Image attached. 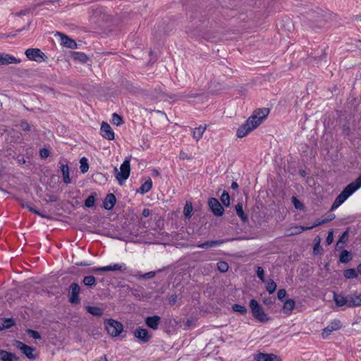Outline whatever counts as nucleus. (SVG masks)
Returning a JSON list of instances; mask_svg holds the SVG:
<instances>
[{
	"label": "nucleus",
	"mask_w": 361,
	"mask_h": 361,
	"mask_svg": "<svg viewBox=\"0 0 361 361\" xmlns=\"http://www.w3.org/2000/svg\"><path fill=\"white\" fill-rule=\"evenodd\" d=\"M330 221V219H323L322 221H319V220H317V221H315L314 224H313L312 226H307V228H310V229H312L313 228H315L319 225H322L323 224H325V223H327Z\"/></svg>",
	"instance_id": "nucleus-50"
},
{
	"label": "nucleus",
	"mask_w": 361,
	"mask_h": 361,
	"mask_svg": "<svg viewBox=\"0 0 361 361\" xmlns=\"http://www.w3.org/2000/svg\"><path fill=\"white\" fill-rule=\"evenodd\" d=\"M310 230V228L303 226H295L286 228L285 235L293 236L301 233L303 231Z\"/></svg>",
	"instance_id": "nucleus-18"
},
{
	"label": "nucleus",
	"mask_w": 361,
	"mask_h": 361,
	"mask_svg": "<svg viewBox=\"0 0 361 361\" xmlns=\"http://www.w3.org/2000/svg\"><path fill=\"white\" fill-rule=\"evenodd\" d=\"M320 250H322L321 247H320V245H319V240L318 241V243H317L314 245V249H313V252L315 255H318V254H321L320 252Z\"/></svg>",
	"instance_id": "nucleus-57"
},
{
	"label": "nucleus",
	"mask_w": 361,
	"mask_h": 361,
	"mask_svg": "<svg viewBox=\"0 0 361 361\" xmlns=\"http://www.w3.org/2000/svg\"><path fill=\"white\" fill-rule=\"evenodd\" d=\"M120 171H118L116 167L114 168V172L116 179L119 184H122L123 181L128 179L130 172V159H126L120 167Z\"/></svg>",
	"instance_id": "nucleus-4"
},
{
	"label": "nucleus",
	"mask_w": 361,
	"mask_h": 361,
	"mask_svg": "<svg viewBox=\"0 0 361 361\" xmlns=\"http://www.w3.org/2000/svg\"><path fill=\"white\" fill-rule=\"evenodd\" d=\"M14 324L15 322L12 319L0 318V330L9 329Z\"/></svg>",
	"instance_id": "nucleus-30"
},
{
	"label": "nucleus",
	"mask_w": 361,
	"mask_h": 361,
	"mask_svg": "<svg viewBox=\"0 0 361 361\" xmlns=\"http://www.w3.org/2000/svg\"><path fill=\"white\" fill-rule=\"evenodd\" d=\"M192 211V206L191 203H186L185 206L183 209V213L186 217L190 218L191 216V213Z\"/></svg>",
	"instance_id": "nucleus-46"
},
{
	"label": "nucleus",
	"mask_w": 361,
	"mask_h": 361,
	"mask_svg": "<svg viewBox=\"0 0 361 361\" xmlns=\"http://www.w3.org/2000/svg\"><path fill=\"white\" fill-rule=\"evenodd\" d=\"M176 300H177L176 295H175V294L171 295L169 298V304L171 305H174L176 302Z\"/></svg>",
	"instance_id": "nucleus-59"
},
{
	"label": "nucleus",
	"mask_w": 361,
	"mask_h": 361,
	"mask_svg": "<svg viewBox=\"0 0 361 361\" xmlns=\"http://www.w3.org/2000/svg\"><path fill=\"white\" fill-rule=\"evenodd\" d=\"M11 353H9L4 350H0V360L1 361H9Z\"/></svg>",
	"instance_id": "nucleus-44"
},
{
	"label": "nucleus",
	"mask_w": 361,
	"mask_h": 361,
	"mask_svg": "<svg viewBox=\"0 0 361 361\" xmlns=\"http://www.w3.org/2000/svg\"><path fill=\"white\" fill-rule=\"evenodd\" d=\"M257 361H279L278 357L274 354L259 353L255 355Z\"/></svg>",
	"instance_id": "nucleus-22"
},
{
	"label": "nucleus",
	"mask_w": 361,
	"mask_h": 361,
	"mask_svg": "<svg viewBox=\"0 0 361 361\" xmlns=\"http://www.w3.org/2000/svg\"><path fill=\"white\" fill-rule=\"evenodd\" d=\"M9 361H20V360L16 354L11 353Z\"/></svg>",
	"instance_id": "nucleus-61"
},
{
	"label": "nucleus",
	"mask_w": 361,
	"mask_h": 361,
	"mask_svg": "<svg viewBox=\"0 0 361 361\" xmlns=\"http://www.w3.org/2000/svg\"><path fill=\"white\" fill-rule=\"evenodd\" d=\"M14 345L18 349H19L27 358L31 360L36 358L37 355L34 353L35 348L29 346L19 341H15Z\"/></svg>",
	"instance_id": "nucleus-11"
},
{
	"label": "nucleus",
	"mask_w": 361,
	"mask_h": 361,
	"mask_svg": "<svg viewBox=\"0 0 361 361\" xmlns=\"http://www.w3.org/2000/svg\"><path fill=\"white\" fill-rule=\"evenodd\" d=\"M179 157H180V159H181L183 160L190 159V157L188 155V154L183 151H180Z\"/></svg>",
	"instance_id": "nucleus-58"
},
{
	"label": "nucleus",
	"mask_w": 361,
	"mask_h": 361,
	"mask_svg": "<svg viewBox=\"0 0 361 361\" xmlns=\"http://www.w3.org/2000/svg\"><path fill=\"white\" fill-rule=\"evenodd\" d=\"M257 277L263 282L265 283L264 271L262 267H257L256 270Z\"/></svg>",
	"instance_id": "nucleus-45"
},
{
	"label": "nucleus",
	"mask_w": 361,
	"mask_h": 361,
	"mask_svg": "<svg viewBox=\"0 0 361 361\" xmlns=\"http://www.w3.org/2000/svg\"><path fill=\"white\" fill-rule=\"evenodd\" d=\"M60 164H61L60 169L62 172L63 182L66 184H68L71 181V178L69 176V167L67 164L60 163Z\"/></svg>",
	"instance_id": "nucleus-26"
},
{
	"label": "nucleus",
	"mask_w": 361,
	"mask_h": 361,
	"mask_svg": "<svg viewBox=\"0 0 361 361\" xmlns=\"http://www.w3.org/2000/svg\"><path fill=\"white\" fill-rule=\"evenodd\" d=\"M333 299L338 307H347L346 298L345 295L334 292Z\"/></svg>",
	"instance_id": "nucleus-24"
},
{
	"label": "nucleus",
	"mask_w": 361,
	"mask_h": 361,
	"mask_svg": "<svg viewBox=\"0 0 361 361\" xmlns=\"http://www.w3.org/2000/svg\"><path fill=\"white\" fill-rule=\"evenodd\" d=\"M25 55L30 60L42 62L47 59L46 55L37 48H30L25 51Z\"/></svg>",
	"instance_id": "nucleus-8"
},
{
	"label": "nucleus",
	"mask_w": 361,
	"mask_h": 361,
	"mask_svg": "<svg viewBox=\"0 0 361 361\" xmlns=\"http://www.w3.org/2000/svg\"><path fill=\"white\" fill-rule=\"evenodd\" d=\"M22 207L23 208H26L30 212H32V213L35 214H37L42 217H45L44 215L42 214L39 211L35 209L32 207V204L30 203V202H23L21 204Z\"/></svg>",
	"instance_id": "nucleus-40"
},
{
	"label": "nucleus",
	"mask_w": 361,
	"mask_h": 361,
	"mask_svg": "<svg viewBox=\"0 0 361 361\" xmlns=\"http://www.w3.org/2000/svg\"><path fill=\"white\" fill-rule=\"evenodd\" d=\"M347 307H355L361 306V294L354 293L345 295Z\"/></svg>",
	"instance_id": "nucleus-15"
},
{
	"label": "nucleus",
	"mask_w": 361,
	"mask_h": 361,
	"mask_svg": "<svg viewBox=\"0 0 361 361\" xmlns=\"http://www.w3.org/2000/svg\"><path fill=\"white\" fill-rule=\"evenodd\" d=\"M305 18L310 22V27L321 28L328 21L329 15L321 9L311 10L307 13Z\"/></svg>",
	"instance_id": "nucleus-2"
},
{
	"label": "nucleus",
	"mask_w": 361,
	"mask_h": 361,
	"mask_svg": "<svg viewBox=\"0 0 361 361\" xmlns=\"http://www.w3.org/2000/svg\"><path fill=\"white\" fill-rule=\"evenodd\" d=\"M341 327V321L338 319H334L330 322V324L323 329L322 336L323 338H326L333 331H338Z\"/></svg>",
	"instance_id": "nucleus-14"
},
{
	"label": "nucleus",
	"mask_w": 361,
	"mask_h": 361,
	"mask_svg": "<svg viewBox=\"0 0 361 361\" xmlns=\"http://www.w3.org/2000/svg\"><path fill=\"white\" fill-rule=\"evenodd\" d=\"M161 317L157 315L147 317L145 318V324L150 329L153 330L158 329L159 325L160 324Z\"/></svg>",
	"instance_id": "nucleus-20"
},
{
	"label": "nucleus",
	"mask_w": 361,
	"mask_h": 361,
	"mask_svg": "<svg viewBox=\"0 0 361 361\" xmlns=\"http://www.w3.org/2000/svg\"><path fill=\"white\" fill-rule=\"evenodd\" d=\"M27 334L28 336H30V337H32L35 339H40L41 338V335L37 331H35L32 329H27Z\"/></svg>",
	"instance_id": "nucleus-49"
},
{
	"label": "nucleus",
	"mask_w": 361,
	"mask_h": 361,
	"mask_svg": "<svg viewBox=\"0 0 361 361\" xmlns=\"http://www.w3.org/2000/svg\"><path fill=\"white\" fill-rule=\"evenodd\" d=\"M80 171L82 173L87 172V171L89 169V164H88L87 159L86 157L81 158L80 160Z\"/></svg>",
	"instance_id": "nucleus-38"
},
{
	"label": "nucleus",
	"mask_w": 361,
	"mask_h": 361,
	"mask_svg": "<svg viewBox=\"0 0 361 361\" xmlns=\"http://www.w3.org/2000/svg\"><path fill=\"white\" fill-rule=\"evenodd\" d=\"M257 128V123L255 122V124L252 122L251 119L247 120L240 126L237 130L236 135L238 137L242 138L245 137L250 132Z\"/></svg>",
	"instance_id": "nucleus-7"
},
{
	"label": "nucleus",
	"mask_w": 361,
	"mask_h": 361,
	"mask_svg": "<svg viewBox=\"0 0 361 361\" xmlns=\"http://www.w3.org/2000/svg\"><path fill=\"white\" fill-rule=\"evenodd\" d=\"M116 202V196L113 193H109L106 196L103 206L105 209L106 210H111L115 206Z\"/></svg>",
	"instance_id": "nucleus-21"
},
{
	"label": "nucleus",
	"mask_w": 361,
	"mask_h": 361,
	"mask_svg": "<svg viewBox=\"0 0 361 361\" xmlns=\"http://www.w3.org/2000/svg\"><path fill=\"white\" fill-rule=\"evenodd\" d=\"M299 174L302 176V177H305L306 175H307V173L305 170L303 169H300L299 170Z\"/></svg>",
	"instance_id": "nucleus-64"
},
{
	"label": "nucleus",
	"mask_w": 361,
	"mask_h": 361,
	"mask_svg": "<svg viewBox=\"0 0 361 361\" xmlns=\"http://www.w3.org/2000/svg\"><path fill=\"white\" fill-rule=\"evenodd\" d=\"M39 154L42 158H47L49 156V152L45 148H42L39 151Z\"/></svg>",
	"instance_id": "nucleus-56"
},
{
	"label": "nucleus",
	"mask_w": 361,
	"mask_h": 361,
	"mask_svg": "<svg viewBox=\"0 0 361 361\" xmlns=\"http://www.w3.org/2000/svg\"><path fill=\"white\" fill-rule=\"evenodd\" d=\"M150 214V210L149 209H144L142 215L143 217H147Z\"/></svg>",
	"instance_id": "nucleus-62"
},
{
	"label": "nucleus",
	"mask_w": 361,
	"mask_h": 361,
	"mask_svg": "<svg viewBox=\"0 0 361 361\" xmlns=\"http://www.w3.org/2000/svg\"><path fill=\"white\" fill-rule=\"evenodd\" d=\"M232 309L234 312H239L242 315L245 314L247 312V310L245 306L238 304H234Z\"/></svg>",
	"instance_id": "nucleus-41"
},
{
	"label": "nucleus",
	"mask_w": 361,
	"mask_h": 361,
	"mask_svg": "<svg viewBox=\"0 0 361 361\" xmlns=\"http://www.w3.org/2000/svg\"><path fill=\"white\" fill-rule=\"evenodd\" d=\"M221 201L222 204L225 207H228L230 205V195L228 192L226 190H224L221 197H220Z\"/></svg>",
	"instance_id": "nucleus-39"
},
{
	"label": "nucleus",
	"mask_w": 361,
	"mask_h": 361,
	"mask_svg": "<svg viewBox=\"0 0 361 361\" xmlns=\"http://www.w3.org/2000/svg\"><path fill=\"white\" fill-rule=\"evenodd\" d=\"M21 60L8 54L0 53V65L19 63Z\"/></svg>",
	"instance_id": "nucleus-19"
},
{
	"label": "nucleus",
	"mask_w": 361,
	"mask_h": 361,
	"mask_svg": "<svg viewBox=\"0 0 361 361\" xmlns=\"http://www.w3.org/2000/svg\"><path fill=\"white\" fill-rule=\"evenodd\" d=\"M266 290L269 294H272L276 290L277 285L273 279H269L266 281Z\"/></svg>",
	"instance_id": "nucleus-37"
},
{
	"label": "nucleus",
	"mask_w": 361,
	"mask_h": 361,
	"mask_svg": "<svg viewBox=\"0 0 361 361\" xmlns=\"http://www.w3.org/2000/svg\"><path fill=\"white\" fill-rule=\"evenodd\" d=\"M82 283L89 288H92L96 285V279L93 276H86L82 280Z\"/></svg>",
	"instance_id": "nucleus-35"
},
{
	"label": "nucleus",
	"mask_w": 361,
	"mask_h": 361,
	"mask_svg": "<svg viewBox=\"0 0 361 361\" xmlns=\"http://www.w3.org/2000/svg\"><path fill=\"white\" fill-rule=\"evenodd\" d=\"M104 324L106 331L113 337L119 336L123 330V324L113 319H107Z\"/></svg>",
	"instance_id": "nucleus-5"
},
{
	"label": "nucleus",
	"mask_w": 361,
	"mask_h": 361,
	"mask_svg": "<svg viewBox=\"0 0 361 361\" xmlns=\"http://www.w3.org/2000/svg\"><path fill=\"white\" fill-rule=\"evenodd\" d=\"M227 241H228V240H224V239L216 240H207L203 243L197 245V247H200V248L207 249V248L212 247L214 246L221 245Z\"/></svg>",
	"instance_id": "nucleus-23"
},
{
	"label": "nucleus",
	"mask_w": 361,
	"mask_h": 361,
	"mask_svg": "<svg viewBox=\"0 0 361 361\" xmlns=\"http://www.w3.org/2000/svg\"><path fill=\"white\" fill-rule=\"evenodd\" d=\"M292 202L297 209H302L304 207L303 204L295 197H292Z\"/></svg>",
	"instance_id": "nucleus-47"
},
{
	"label": "nucleus",
	"mask_w": 361,
	"mask_h": 361,
	"mask_svg": "<svg viewBox=\"0 0 361 361\" xmlns=\"http://www.w3.org/2000/svg\"><path fill=\"white\" fill-rule=\"evenodd\" d=\"M217 269L221 273H225L228 269V264L224 261H220L217 263Z\"/></svg>",
	"instance_id": "nucleus-43"
},
{
	"label": "nucleus",
	"mask_w": 361,
	"mask_h": 361,
	"mask_svg": "<svg viewBox=\"0 0 361 361\" xmlns=\"http://www.w3.org/2000/svg\"><path fill=\"white\" fill-rule=\"evenodd\" d=\"M152 187V181L150 178L146 180L139 189L137 190V192L145 194L149 192Z\"/></svg>",
	"instance_id": "nucleus-33"
},
{
	"label": "nucleus",
	"mask_w": 361,
	"mask_h": 361,
	"mask_svg": "<svg viewBox=\"0 0 361 361\" xmlns=\"http://www.w3.org/2000/svg\"><path fill=\"white\" fill-rule=\"evenodd\" d=\"M269 114V109L263 108L255 110L253 114L248 118L252 120V122L255 124V122L257 123V127L262 123V121L267 117Z\"/></svg>",
	"instance_id": "nucleus-9"
},
{
	"label": "nucleus",
	"mask_w": 361,
	"mask_h": 361,
	"mask_svg": "<svg viewBox=\"0 0 361 361\" xmlns=\"http://www.w3.org/2000/svg\"><path fill=\"white\" fill-rule=\"evenodd\" d=\"M208 205L215 216H221L224 214V209L216 198L210 197L208 200Z\"/></svg>",
	"instance_id": "nucleus-13"
},
{
	"label": "nucleus",
	"mask_w": 361,
	"mask_h": 361,
	"mask_svg": "<svg viewBox=\"0 0 361 361\" xmlns=\"http://www.w3.org/2000/svg\"><path fill=\"white\" fill-rule=\"evenodd\" d=\"M249 305L253 317L258 322L265 323L270 320L269 317L264 312V310L256 300L252 299Z\"/></svg>",
	"instance_id": "nucleus-3"
},
{
	"label": "nucleus",
	"mask_w": 361,
	"mask_h": 361,
	"mask_svg": "<svg viewBox=\"0 0 361 361\" xmlns=\"http://www.w3.org/2000/svg\"><path fill=\"white\" fill-rule=\"evenodd\" d=\"M263 302L264 305H266L267 306H270L274 303V301L271 300V298H268L264 299L263 300Z\"/></svg>",
	"instance_id": "nucleus-60"
},
{
	"label": "nucleus",
	"mask_w": 361,
	"mask_h": 361,
	"mask_svg": "<svg viewBox=\"0 0 361 361\" xmlns=\"http://www.w3.org/2000/svg\"><path fill=\"white\" fill-rule=\"evenodd\" d=\"M231 188L233 189V190H236L238 188V184L236 183V182H233L231 183Z\"/></svg>",
	"instance_id": "nucleus-63"
},
{
	"label": "nucleus",
	"mask_w": 361,
	"mask_h": 361,
	"mask_svg": "<svg viewBox=\"0 0 361 361\" xmlns=\"http://www.w3.org/2000/svg\"><path fill=\"white\" fill-rule=\"evenodd\" d=\"M133 335L143 343H148L152 338V334H150L147 329L141 326H138L135 329L133 332Z\"/></svg>",
	"instance_id": "nucleus-12"
},
{
	"label": "nucleus",
	"mask_w": 361,
	"mask_h": 361,
	"mask_svg": "<svg viewBox=\"0 0 361 361\" xmlns=\"http://www.w3.org/2000/svg\"><path fill=\"white\" fill-rule=\"evenodd\" d=\"M85 309L88 313L93 316L100 317L104 314V310L99 307L87 305Z\"/></svg>",
	"instance_id": "nucleus-25"
},
{
	"label": "nucleus",
	"mask_w": 361,
	"mask_h": 361,
	"mask_svg": "<svg viewBox=\"0 0 361 361\" xmlns=\"http://www.w3.org/2000/svg\"><path fill=\"white\" fill-rule=\"evenodd\" d=\"M343 276L347 279H356L358 276L357 270L350 268L343 271Z\"/></svg>",
	"instance_id": "nucleus-34"
},
{
	"label": "nucleus",
	"mask_w": 361,
	"mask_h": 361,
	"mask_svg": "<svg viewBox=\"0 0 361 361\" xmlns=\"http://www.w3.org/2000/svg\"><path fill=\"white\" fill-rule=\"evenodd\" d=\"M286 295L285 289H279L277 293V297L279 300H282Z\"/></svg>",
	"instance_id": "nucleus-55"
},
{
	"label": "nucleus",
	"mask_w": 361,
	"mask_h": 361,
	"mask_svg": "<svg viewBox=\"0 0 361 361\" xmlns=\"http://www.w3.org/2000/svg\"><path fill=\"white\" fill-rule=\"evenodd\" d=\"M348 236V229H347L345 231H344L342 235L339 237V239L338 240V245L343 244L344 245L346 243L347 238Z\"/></svg>",
	"instance_id": "nucleus-48"
},
{
	"label": "nucleus",
	"mask_w": 361,
	"mask_h": 361,
	"mask_svg": "<svg viewBox=\"0 0 361 361\" xmlns=\"http://www.w3.org/2000/svg\"><path fill=\"white\" fill-rule=\"evenodd\" d=\"M155 276V272L154 271H149L147 273H145L142 275H141L140 278L148 279H152Z\"/></svg>",
	"instance_id": "nucleus-54"
},
{
	"label": "nucleus",
	"mask_w": 361,
	"mask_h": 361,
	"mask_svg": "<svg viewBox=\"0 0 361 361\" xmlns=\"http://www.w3.org/2000/svg\"><path fill=\"white\" fill-rule=\"evenodd\" d=\"M112 123L117 126H121L122 123H124L123 120V118L119 116L118 114H117L116 113H114L112 115Z\"/></svg>",
	"instance_id": "nucleus-42"
},
{
	"label": "nucleus",
	"mask_w": 361,
	"mask_h": 361,
	"mask_svg": "<svg viewBox=\"0 0 361 361\" xmlns=\"http://www.w3.org/2000/svg\"><path fill=\"white\" fill-rule=\"evenodd\" d=\"M295 302L293 299L286 300L283 306V310L284 313L290 314L294 309Z\"/></svg>",
	"instance_id": "nucleus-28"
},
{
	"label": "nucleus",
	"mask_w": 361,
	"mask_h": 361,
	"mask_svg": "<svg viewBox=\"0 0 361 361\" xmlns=\"http://www.w3.org/2000/svg\"><path fill=\"white\" fill-rule=\"evenodd\" d=\"M72 58L75 61H80L83 63H85L89 60L88 56L82 52L73 51L72 53Z\"/></svg>",
	"instance_id": "nucleus-29"
},
{
	"label": "nucleus",
	"mask_w": 361,
	"mask_h": 361,
	"mask_svg": "<svg viewBox=\"0 0 361 361\" xmlns=\"http://www.w3.org/2000/svg\"><path fill=\"white\" fill-rule=\"evenodd\" d=\"M361 187V173L354 181L349 183L343 191L336 197L332 206L334 210L342 204L353 192Z\"/></svg>",
	"instance_id": "nucleus-1"
},
{
	"label": "nucleus",
	"mask_w": 361,
	"mask_h": 361,
	"mask_svg": "<svg viewBox=\"0 0 361 361\" xmlns=\"http://www.w3.org/2000/svg\"><path fill=\"white\" fill-rule=\"evenodd\" d=\"M97 195L96 192H92L90 195L85 200V206L91 208L94 205L96 197Z\"/></svg>",
	"instance_id": "nucleus-36"
},
{
	"label": "nucleus",
	"mask_w": 361,
	"mask_h": 361,
	"mask_svg": "<svg viewBox=\"0 0 361 361\" xmlns=\"http://www.w3.org/2000/svg\"><path fill=\"white\" fill-rule=\"evenodd\" d=\"M59 35L60 36L61 44L65 47L70 49H76L77 43L73 39H71L67 35L59 32Z\"/></svg>",
	"instance_id": "nucleus-17"
},
{
	"label": "nucleus",
	"mask_w": 361,
	"mask_h": 361,
	"mask_svg": "<svg viewBox=\"0 0 361 361\" xmlns=\"http://www.w3.org/2000/svg\"><path fill=\"white\" fill-rule=\"evenodd\" d=\"M100 133L102 136L107 140H112L114 139V133L111 127L106 122H102Z\"/></svg>",
	"instance_id": "nucleus-16"
},
{
	"label": "nucleus",
	"mask_w": 361,
	"mask_h": 361,
	"mask_svg": "<svg viewBox=\"0 0 361 361\" xmlns=\"http://www.w3.org/2000/svg\"><path fill=\"white\" fill-rule=\"evenodd\" d=\"M333 240H334V232L331 230V231H329L326 242L327 245H330L332 243Z\"/></svg>",
	"instance_id": "nucleus-53"
},
{
	"label": "nucleus",
	"mask_w": 361,
	"mask_h": 361,
	"mask_svg": "<svg viewBox=\"0 0 361 361\" xmlns=\"http://www.w3.org/2000/svg\"><path fill=\"white\" fill-rule=\"evenodd\" d=\"M80 292V288L77 283H73L69 286V290L68 294V301L71 304H78L80 301L79 294Z\"/></svg>",
	"instance_id": "nucleus-10"
},
{
	"label": "nucleus",
	"mask_w": 361,
	"mask_h": 361,
	"mask_svg": "<svg viewBox=\"0 0 361 361\" xmlns=\"http://www.w3.org/2000/svg\"><path fill=\"white\" fill-rule=\"evenodd\" d=\"M20 128L24 131H30L31 130L30 125L25 121H21Z\"/></svg>",
	"instance_id": "nucleus-51"
},
{
	"label": "nucleus",
	"mask_w": 361,
	"mask_h": 361,
	"mask_svg": "<svg viewBox=\"0 0 361 361\" xmlns=\"http://www.w3.org/2000/svg\"><path fill=\"white\" fill-rule=\"evenodd\" d=\"M127 270V267L124 263L114 264L105 267H92L89 271L92 273H98L102 271H125Z\"/></svg>",
	"instance_id": "nucleus-6"
},
{
	"label": "nucleus",
	"mask_w": 361,
	"mask_h": 361,
	"mask_svg": "<svg viewBox=\"0 0 361 361\" xmlns=\"http://www.w3.org/2000/svg\"><path fill=\"white\" fill-rule=\"evenodd\" d=\"M235 211L237 215L239 216V218L241 219L242 221L246 222L248 220L247 214H245L243 209V204L242 203H238L235 205Z\"/></svg>",
	"instance_id": "nucleus-32"
},
{
	"label": "nucleus",
	"mask_w": 361,
	"mask_h": 361,
	"mask_svg": "<svg viewBox=\"0 0 361 361\" xmlns=\"http://www.w3.org/2000/svg\"><path fill=\"white\" fill-rule=\"evenodd\" d=\"M352 259L353 255L349 251L346 250H342L339 256V262L341 263L346 264L348 262H350Z\"/></svg>",
	"instance_id": "nucleus-31"
},
{
	"label": "nucleus",
	"mask_w": 361,
	"mask_h": 361,
	"mask_svg": "<svg viewBox=\"0 0 361 361\" xmlns=\"http://www.w3.org/2000/svg\"><path fill=\"white\" fill-rule=\"evenodd\" d=\"M48 4H57L59 6H62L61 4H60V0L44 1H42L39 4H38L37 6H42V5Z\"/></svg>",
	"instance_id": "nucleus-52"
},
{
	"label": "nucleus",
	"mask_w": 361,
	"mask_h": 361,
	"mask_svg": "<svg viewBox=\"0 0 361 361\" xmlns=\"http://www.w3.org/2000/svg\"><path fill=\"white\" fill-rule=\"evenodd\" d=\"M207 129V126H200L192 130V137L196 140H200Z\"/></svg>",
	"instance_id": "nucleus-27"
}]
</instances>
